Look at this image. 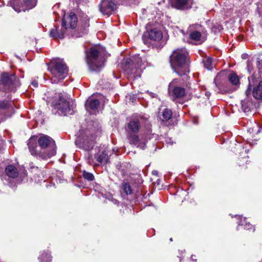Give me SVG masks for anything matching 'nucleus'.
Here are the masks:
<instances>
[{
	"mask_svg": "<svg viewBox=\"0 0 262 262\" xmlns=\"http://www.w3.org/2000/svg\"><path fill=\"white\" fill-rule=\"evenodd\" d=\"M28 146L32 156L42 159L49 158L56 154L55 142L47 135H42L39 137H31L29 140Z\"/></svg>",
	"mask_w": 262,
	"mask_h": 262,
	"instance_id": "obj_1",
	"label": "nucleus"
},
{
	"mask_svg": "<svg viewBox=\"0 0 262 262\" xmlns=\"http://www.w3.org/2000/svg\"><path fill=\"white\" fill-rule=\"evenodd\" d=\"M104 50L101 46L91 48L86 52V62L91 71H97L104 65Z\"/></svg>",
	"mask_w": 262,
	"mask_h": 262,
	"instance_id": "obj_2",
	"label": "nucleus"
},
{
	"mask_svg": "<svg viewBox=\"0 0 262 262\" xmlns=\"http://www.w3.org/2000/svg\"><path fill=\"white\" fill-rule=\"evenodd\" d=\"M188 53L185 49L174 50L170 57V63L172 69L179 75H182L186 71L188 62Z\"/></svg>",
	"mask_w": 262,
	"mask_h": 262,
	"instance_id": "obj_3",
	"label": "nucleus"
},
{
	"mask_svg": "<svg viewBox=\"0 0 262 262\" xmlns=\"http://www.w3.org/2000/svg\"><path fill=\"white\" fill-rule=\"evenodd\" d=\"M144 63L139 55L133 56L124 60L122 68L130 78L139 77L142 72V67Z\"/></svg>",
	"mask_w": 262,
	"mask_h": 262,
	"instance_id": "obj_4",
	"label": "nucleus"
},
{
	"mask_svg": "<svg viewBox=\"0 0 262 262\" xmlns=\"http://www.w3.org/2000/svg\"><path fill=\"white\" fill-rule=\"evenodd\" d=\"M48 70L51 74L52 83H57L68 75V68L62 60L56 59L51 61Z\"/></svg>",
	"mask_w": 262,
	"mask_h": 262,
	"instance_id": "obj_5",
	"label": "nucleus"
},
{
	"mask_svg": "<svg viewBox=\"0 0 262 262\" xmlns=\"http://www.w3.org/2000/svg\"><path fill=\"white\" fill-rule=\"evenodd\" d=\"M52 105L57 110L59 114L64 116L73 114L75 107L73 102L71 103L68 101L61 94H59L58 98L52 102Z\"/></svg>",
	"mask_w": 262,
	"mask_h": 262,
	"instance_id": "obj_6",
	"label": "nucleus"
},
{
	"mask_svg": "<svg viewBox=\"0 0 262 262\" xmlns=\"http://www.w3.org/2000/svg\"><path fill=\"white\" fill-rule=\"evenodd\" d=\"M16 78L14 74L9 75L4 73L1 75L0 90L4 91H11L15 88Z\"/></svg>",
	"mask_w": 262,
	"mask_h": 262,
	"instance_id": "obj_7",
	"label": "nucleus"
},
{
	"mask_svg": "<svg viewBox=\"0 0 262 262\" xmlns=\"http://www.w3.org/2000/svg\"><path fill=\"white\" fill-rule=\"evenodd\" d=\"M10 3L14 10L19 12L34 7L36 0H10Z\"/></svg>",
	"mask_w": 262,
	"mask_h": 262,
	"instance_id": "obj_8",
	"label": "nucleus"
},
{
	"mask_svg": "<svg viewBox=\"0 0 262 262\" xmlns=\"http://www.w3.org/2000/svg\"><path fill=\"white\" fill-rule=\"evenodd\" d=\"M168 92L173 98H182L186 94L185 89L179 86V81L178 79H174L169 83Z\"/></svg>",
	"mask_w": 262,
	"mask_h": 262,
	"instance_id": "obj_9",
	"label": "nucleus"
},
{
	"mask_svg": "<svg viewBox=\"0 0 262 262\" xmlns=\"http://www.w3.org/2000/svg\"><path fill=\"white\" fill-rule=\"evenodd\" d=\"M64 13V12H63ZM77 23V18L76 14L71 12L67 15L64 13L62 21V26L65 29H73L76 27Z\"/></svg>",
	"mask_w": 262,
	"mask_h": 262,
	"instance_id": "obj_10",
	"label": "nucleus"
},
{
	"mask_svg": "<svg viewBox=\"0 0 262 262\" xmlns=\"http://www.w3.org/2000/svg\"><path fill=\"white\" fill-rule=\"evenodd\" d=\"M116 5L112 0H103L100 6V11L104 15H110L116 9Z\"/></svg>",
	"mask_w": 262,
	"mask_h": 262,
	"instance_id": "obj_11",
	"label": "nucleus"
},
{
	"mask_svg": "<svg viewBox=\"0 0 262 262\" xmlns=\"http://www.w3.org/2000/svg\"><path fill=\"white\" fill-rule=\"evenodd\" d=\"M252 94L253 96L256 99H262V81L256 86L252 88V85L249 84L245 94L249 96Z\"/></svg>",
	"mask_w": 262,
	"mask_h": 262,
	"instance_id": "obj_12",
	"label": "nucleus"
},
{
	"mask_svg": "<svg viewBox=\"0 0 262 262\" xmlns=\"http://www.w3.org/2000/svg\"><path fill=\"white\" fill-rule=\"evenodd\" d=\"M193 0H174L172 6L178 10H187L191 8Z\"/></svg>",
	"mask_w": 262,
	"mask_h": 262,
	"instance_id": "obj_13",
	"label": "nucleus"
},
{
	"mask_svg": "<svg viewBox=\"0 0 262 262\" xmlns=\"http://www.w3.org/2000/svg\"><path fill=\"white\" fill-rule=\"evenodd\" d=\"M148 37L150 39L154 41H159L162 38L163 35L160 30L154 29L146 32L143 35V37Z\"/></svg>",
	"mask_w": 262,
	"mask_h": 262,
	"instance_id": "obj_14",
	"label": "nucleus"
},
{
	"mask_svg": "<svg viewBox=\"0 0 262 262\" xmlns=\"http://www.w3.org/2000/svg\"><path fill=\"white\" fill-rule=\"evenodd\" d=\"M5 173L9 178L14 179L17 177L18 171L16 167L12 165H8L5 168Z\"/></svg>",
	"mask_w": 262,
	"mask_h": 262,
	"instance_id": "obj_15",
	"label": "nucleus"
},
{
	"mask_svg": "<svg viewBox=\"0 0 262 262\" xmlns=\"http://www.w3.org/2000/svg\"><path fill=\"white\" fill-rule=\"evenodd\" d=\"M66 30L64 28L59 30L58 27H55L51 30L50 32V36L55 39H62L64 37Z\"/></svg>",
	"mask_w": 262,
	"mask_h": 262,
	"instance_id": "obj_16",
	"label": "nucleus"
},
{
	"mask_svg": "<svg viewBox=\"0 0 262 262\" xmlns=\"http://www.w3.org/2000/svg\"><path fill=\"white\" fill-rule=\"evenodd\" d=\"M129 140L131 143L137 146V147L143 149L146 145L145 140L141 141L137 135H132L129 137Z\"/></svg>",
	"mask_w": 262,
	"mask_h": 262,
	"instance_id": "obj_17",
	"label": "nucleus"
},
{
	"mask_svg": "<svg viewBox=\"0 0 262 262\" xmlns=\"http://www.w3.org/2000/svg\"><path fill=\"white\" fill-rule=\"evenodd\" d=\"M140 127V124L137 119H133L128 124L129 130L133 133H137Z\"/></svg>",
	"mask_w": 262,
	"mask_h": 262,
	"instance_id": "obj_18",
	"label": "nucleus"
},
{
	"mask_svg": "<svg viewBox=\"0 0 262 262\" xmlns=\"http://www.w3.org/2000/svg\"><path fill=\"white\" fill-rule=\"evenodd\" d=\"M190 38L191 40L196 42L197 43H201L205 40V38L202 36L200 32L199 31H193L189 35Z\"/></svg>",
	"mask_w": 262,
	"mask_h": 262,
	"instance_id": "obj_19",
	"label": "nucleus"
},
{
	"mask_svg": "<svg viewBox=\"0 0 262 262\" xmlns=\"http://www.w3.org/2000/svg\"><path fill=\"white\" fill-rule=\"evenodd\" d=\"M228 80L229 82L234 85L239 86V78L238 76L234 73H230L228 76Z\"/></svg>",
	"mask_w": 262,
	"mask_h": 262,
	"instance_id": "obj_20",
	"label": "nucleus"
},
{
	"mask_svg": "<svg viewBox=\"0 0 262 262\" xmlns=\"http://www.w3.org/2000/svg\"><path fill=\"white\" fill-rule=\"evenodd\" d=\"M108 157L105 151H102L99 155H95V159L99 163H105L108 160Z\"/></svg>",
	"mask_w": 262,
	"mask_h": 262,
	"instance_id": "obj_21",
	"label": "nucleus"
},
{
	"mask_svg": "<svg viewBox=\"0 0 262 262\" xmlns=\"http://www.w3.org/2000/svg\"><path fill=\"white\" fill-rule=\"evenodd\" d=\"M172 116V112L171 110H168L167 108H165L163 110L162 113V118L161 119L163 121H168L169 120Z\"/></svg>",
	"mask_w": 262,
	"mask_h": 262,
	"instance_id": "obj_22",
	"label": "nucleus"
},
{
	"mask_svg": "<svg viewBox=\"0 0 262 262\" xmlns=\"http://www.w3.org/2000/svg\"><path fill=\"white\" fill-rule=\"evenodd\" d=\"M88 103L89 104L90 108L93 111L96 110L99 105V101L95 99H91Z\"/></svg>",
	"mask_w": 262,
	"mask_h": 262,
	"instance_id": "obj_23",
	"label": "nucleus"
},
{
	"mask_svg": "<svg viewBox=\"0 0 262 262\" xmlns=\"http://www.w3.org/2000/svg\"><path fill=\"white\" fill-rule=\"evenodd\" d=\"M40 262H51V256L48 253H43L39 257Z\"/></svg>",
	"mask_w": 262,
	"mask_h": 262,
	"instance_id": "obj_24",
	"label": "nucleus"
},
{
	"mask_svg": "<svg viewBox=\"0 0 262 262\" xmlns=\"http://www.w3.org/2000/svg\"><path fill=\"white\" fill-rule=\"evenodd\" d=\"M204 66L208 70H211L213 68L212 59L211 58L208 57L204 61Z\"/></svg>",
	"mask_w": 262,
	"mask_h": 262,
	"instance_id": "obj_25",
	"label": "nucleus"
},
{
	"mask_svg": "<svg viewBox=\"0 0 262 262\" xmlns=\"http://www.w3.org/2000/svg\"><path fill=\"white\" fill-rule=\"evenodd\" d=\"M123 189L124 192L126 194H130L132 193V189L131 188L130 186L127 183H125L123 185Z\"/></svg>",
	"mask_w": 262,
	"mask_h": 262,
	"instance_id": "obj_26",
	"label": "nucleus"
},
{
	"mask_svg": "<svg viewBox=\"0 0 262 262\" xmlns=\"http://www.w3.org/2000/svg\"><path fill=\"white\" fill-rule=\"evenodd\" d=\"M83 148L86 150H89L92 149L94 146V143L91 141L90 142H84L83 144Z\"/></svg>",
	"mask_w": 262,
	"mask_h": 262,
	"instance_id": "obj_27",
	"label": "nucleus"
},
{
	"mask_svg": "<svg viewBox=\"0 0 262 262\" xmlns=\"http://www.w3.org/2000/svg\"><path fill=\"white\" fill-rule=\"evenodd\" d=\"M83 176L84 179L89 181H93L94 179V177L92 173L86 171L83 172Z\"/></svg>",
	"mask_w": 262,
	"mask_h": 262,
	"instance_id": "obj_28",
	"label": "nucleus"
},
{
	"mask_svg": "<svg viewBox=\"0 0 262 262\" xmlns=\"http://www.w3.org/2000/svg\"><path fill=\"white\" fill-rule=\"evenodd\" d=\"M244 229H247V230H254L253 226L250 223H246L244 225Z\"/></svg>",
	"mask_w": 262,
	"mask_h": 262,
	"instance_id": "obj_29",
	"label": "nucleus"
},
{
	"mask_svg": "<svg viewBox=\"0 0 262 262\" xmlns=\"http://www.w3.org/2000/svg\"><path fill=\"white\" fill-rule=\"evenodd\" d=\"M242 107H243L244 112H248L250 110V107L249 106H248V107L247 108L244 107V105L243 102H242Z\"/></svg>",
	"mask_w": 262,
	"mask_h": 262,
	"instance_id": "obj_30",
	"label": "nucleus"
},
{
	"mask_svg": "<svg viewBox=\"0 0 262 262\" xmlns=\"http://www.w3.org/2000/svg\"><path fill=\"white\" fill-rule=\"evenodd\" d=\"M31 84L35 88H36L38 86V82L36 81H33L32 82H31Z\"/></svg>",
	"mask_w": 262,
	"mask_h": 262,
	"instance_id": "obj_31",
	"label": "nucleus"
},
{
	"mask_svg": "<svg viewBox=\"0 0 262 262\" xmlns=\"http://www.w3.org/2000/svg\"><path fill=\"white\" fill-rule=\"evenodd\" d=\"M3 145V140H2L1 137H0V149L2 148Z\"/></svg>",
	"mask_w": 262,
	"mask_h": 262,
	"instance_id": "obj_32",
	"label": "nucleus"
},
{
	"mask_svg": "<svg viewBox=\"0 0 262 262\" xmlns=\"http://www.w3.org/2000/svg\"><path fill=\"white\" fill-rule=\"evenodd\" d=\"M152 173L154 175H157L158 171L157 170H154V171H152Z\"/></svg>",
	"mask_w": 262,
	"mask_h": 262,
	"instance_id": "obj_33",
	"label": "nucleus"
},
{
	"mask_svg": "<svg viewBox=\"0 0 262 262\" xmlns=\"http://www.w3.org/2000/svg\"><path fill=\"white\" fill-rule=\"evenodd\" d=\"M88 163L90 164H92L94 162L93 161H91V160H90V158L89 157V161H88Z\"/></svg>",
	"mask_w": 262,
	"mask_h": 262,
	"instance_id": "obj_34",
	"label": "nucleus"
},
{
	"mask_svg": "<svg viewBox=\"0 0 262 262\" xmlns=\"http://www.w3.org/2000/svg\"><path fill=\"white\" fill-rule=\"evenodd\" d=\"M150 96H151V97H156V94L152 93H150Z\"/></svg>",
	"mask_w": 262,
	"mask_h": 262,
	"instance_id": "obj_35",
	"label": "nucleus"
},
{
	"mask_svg": "<svg viewBox=\"0 0 262 262\" xmlns=\"http://www.w3.org/2000/svg\"><path fill=\"white\" fill-rule=\"evenodd\" d=\"M170 241H172V238H170Z\"/></svg>",
	"mask_w": 262,
	"mask_h": 262,
	"instance_id": "obj_36",
	"label": "nucleus"
},
{
	"mask_svg": "<svg viewBox=\"0 0 262 262\" xmlns=\"http://www.w3.org/2000/svg\"><path fill=\"white\" fill-rule=\"evenodd\" d=\"M192 257H193V255H192L191 259H192L193 260V259Z\"/></svg>",
	"mask_w": 262,
	"mask_h": 262,
	"instance_id": "obj_37",
	"label": "nucleus"
}]
</instances>
